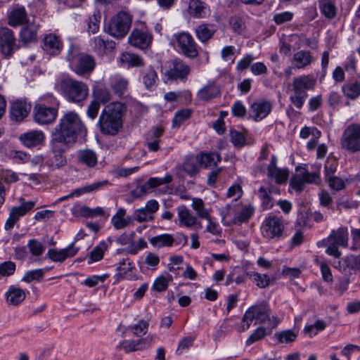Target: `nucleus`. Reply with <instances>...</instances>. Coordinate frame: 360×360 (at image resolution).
<instances>
[{"instance_id":"obj_6","label":"nucleus","mask_w":360,"mask_h":360,"mask_svg":"<svg viewBox=\"0 0 360 360\" xmlns=\"http://www.w3.org/2000/svg\"><path fill=\"white\" fill-rule=\"evenodd\" d=\"M70 68L78 75L91 72L96 65L94 58L79 51L78 47L70 46L67 55Z\"/></svg>"},{"instance_id":"obj_23","label":"nucleus","mask_w":360,"mask_h":360,"mask_svg":"<svg viewBox=\"0 0 360 360\" xmlns=\"http://www.w3.org/2000/svg\"><path fill=\"white\" fill-rule=\"evenodd\" d=\"M62 42L59 37L53 34L46 35L43 39V49L50 55H57L62 49Z\"/></svg>"},{"instance_id":"obj_49","label":"nucleus","mask_w":360,"mask_h":360,"mask_svg":"<svg viewBox=\"0 0 360 360\" xmlns=\"http://www.w3.org/2000/svg\"><path fill=\"white\" fill-rule=\"evenodd\" d=\"M94 100L97 102L105 103L112 99V96L106 87H97L93 91Z\"/></svg>"},{"instance_id":"obj_64","label":"nucleus","mask_w":360,"mask_h":360,"mask_svg":"<svg viewBox=\"0 0 360 360\" xmlns=\"http://www.w3.org/2000/svg\"><path fill=\"white\" fill-rule=\"evenodd\" d=\"M329 187L335 191H340L345 187V182L340 177L333 176L325 179Z\"/></svg>"},{"instance_id":"obj_62","label":"nucleus","mask_w":360,"mask_h":360,"mask_svg":"<svg viewBox=\"0 0 360 360\" xmlns=\"http://www.w3.org/2000/svg\"><path fill=\"white\" fill-rule=\"evenodd\" d=\"M27 247L32 255L40 256L44 251V247L39 241L32 239L28 241Z\"/></svg>"},{"instance_id":"obj_31","label":"nucleus","mask_w":360,"mask_h":360,"mask_svg":"<svg viewBox=\"0 0 360 360\" xmlns=\"http://www.w3.org/2000/svg\"><path fill=\"white\" fill-rule=\"evenodd\" d=\"M172 181V176L170 174H166L163 178L151 177L143 185L139 186L137 189L142 193L146 194L154 188L163 184H169Z\"/></svg>"},{"instance_id":"obj_19","label":"nucleus","mask_w":360,"mask_h":360,"mask_svg":"<svg viewBox=\"0 0 360 360\" xmlns=\"http://www.w3.org/2000/svg\"><path fill=\"white\" fill-rule=\"evenodd\" d=\"M15 39L12 30L7 27L0 29V48L2 54L10 56L15 49Z\"/></svg>"},{"instance_id":"obj_40","label":"nucleus","mask_w":360,"mask_h":360,"mask_svg":"<svg viewBox=\"0 0 360 360\" xmlns=\"http://www.w3.org/2000/svg\"><path fill=\"white\" fill-rule=\"evenodd\" d=\"M120 60L122 64H125L128 65V67H140L144 65L142 58L137 54L130 52L122 53Z\"/></svg>"},{"instance_id":"obj_26","label":"nucleus","mask_w":360,"mask_h":360,"mask_svg":"<svg viewBox=\"0 0 360 360\" xmlns=\"http://www.w3.org/2000/svg\"><path fill=\"white\" fill-rule=\"evenodd\" d=\"M6 302L8 305L18 306L22 302L26 294L24 290L15 285H11L5 293Z\"/></svg>"},{"instance_id":"obj_3","label":"nucleus","mask_w":360,"mask_h":360,"mask_svg":"<svg viewBox=\"0 0 360 360\" xmlns=\"http://www.w3.org/2000/svg\"><path fill=\"white\" fill-rule=\"evenodd\" d=\"M254 320L255 323L264 324L268 329L276 328L278 323V320L276 316L271 317V310L269 306L266 303H261L250 307L245 311L238 330L244 332L248 330Z\"/></svg>"},{"instance_id":"obj_30","label":"nucleus","mask_w":360,"mask_h":360,"mask_svg":"<svg viewBox=\"0 0 360 360\" xmlns=\"http://www.w3.org/2000/svg\"><path fill=\"white\" fill-rule=\"evenodd\" d=\"M20 140L27 147L41 143L44 140V134L39 130H32L20 135Z\"/></svg>"},{"instance_id":"obj_24","label":"nucleus","mask_w":360,"mask_h":360,"mask_svg":"<svg viewBox=\"0 0 360 360\" xmlns=\"http://www.w3.org/2000/svg\"><path fill=\"white\" fill-rule=\"evenodd\" d=\"M8 25L16 27L27 22V13L24 6H15L8 14Z\"/></svg>"},{"instance_id":"obj_4","label":"nucleus","mask_w":360,"mask_h":360,"mask_svg":"<svg viewBox=\"0 0 360 360\" xmlns=\"http://www.w3.org/2000/svg\"><path fill=\"white\" fill-rule=\"evenodd\" d=\"M59 102L51 94H44L39 98L33 108V117L40 124L53 122L58 115Z\"/></svg>"},{"instance_id":"obj_21","label":"nucleus","mask_w":360,"mask_h":360,"mask_svg":"<svg viewBox=\"0 0 360 360\" xmlns=\"http://www.w3.org/2000/svg\"><path fill=\"white\" fill-rule=\"evenodd\" d=\"M128 40L131 46L144 49L150 44L152 37L145 31L135 29L131 32Z\"/></svg>"},{"instance_id":"obj_52","label":"nucleus","mask_w":360,"mask_h":360,"mask_svg":"<svg viewBox=\"0 0 360 360\" xmlns=\"http://www.w3.org/2000/svg\"><path fill=\"white\" fill-rule=\"evenodd\" d=\"M229 23L233 32L238 34H242L246 27L243 18L240 16L231 17Z\"/></svg>"},{"instance_id":"obj_59","label":"nucleus","mask_w":360,"mask_h":360,"mask_svg":"<svg viewBox=\"0 0 360 360\" xmlns=\"http://www.w3.org/2000/svg\"><path fill=\"white\" fill-rule=\"evenodd\" d=\"M43 269H38L27 271L22 278L26 283H31L34 281H39L44 276Z\"/></svg>"},{"instance_id":"obj_29","label":"nucleus","mask_w":360,"mask_h":360,"mask_svg":"<svg viewBox=\"0 0 360 360\" xmlns=\"http://www.w3.org/2000/svg\"><path fill=\"white\" fill-rule=\"evenodd\" d=\"M126 210L120 207L111 219V223L116 230H120L129 226L133 224L132 218L130 216H126Z\"/></svg>"},{"instance_id":"obj_46","label":"nucleus","mask_w":360,"mask_h":360,"mask_svg":"<svg viewBox=\"0 0 360 360\" xmlns=\"http://www.w3.org/2000/svg\"><path fill=\"white\" fill-rule=\"evenodd\" d=\"M249 277L252 278L253 282L260 288H265L271 285V280L266 274H261L257 272H250Z\"/></svg>"},{"instance_id":"obj_38","label":"nucleus","mask_w":360,"mask_h":360,"mask_svg":"<svg viewBox=\"0 0 360 360\" xmlns=\"http://www.w3.org/2000/svg\"><path fill=\"white\" fill-rule=\"evenodd\" d=\"M174 242L175 239L172 235L168 233L156 236L150 239V244L156 248L172 247Z\"/></svg>"},{"instance_id":"obj_44","label":"nucleus","mask_w":360,"mask_h":360,"mask_svg":"<svg viewBox=\"0 0 360 360\" xmlns=\"http://www.w3.org/2000/svg\"><path fill=\"white\" fill-rule=\"evenodd\" d=\"M191 207L195 211L198 217L202 219L209 218L210 211L205 208V203L201 198H193Z\"/></svg>"},{"instance_id":"obj_8","label":"nucleus","mask_w":360,"mask_h":360,"mask_svg":"<svg viewBox=\"0 0 360 360\" xmlns=\"http://www.w3.org/2000/svg\"><path fill=\"white\" fill-rule=\"evenodd\" d=\"M348 239V231L346 227H340L337 230H333L325 240L327 246L326 253L334 257L339 258L341 252L338 247H347Z\"/></svg>"},{"instance_id":"obj_15","label":"nucleus","mask_w":360,"mask_h":360,"mask_svg":"<svg viewBox=\"0 0 360 360\" xmlns=\"http://www.w3.org/2000/svg\"><path fill=\"white\" fill-rule=\"evenodd\" d=\"M31 104L25 98H20L11 103L10 107L11 120L16 122L23 121L31 110Z\"/></svg>"},{"instance_id":"obj_63","label":"nucleus","mask_w":360,"mask_h":360,"mask_svg":"<svg viewBox=\"0 0 360 360\" xmlns=\"http://www.w3.org/2000/svg\"><path fill=\"white\" fill-rule=\"evenodd\" d=\"M234 214L229 205H227L221 212V221L224 226L233 225Z\"/></svg>"},{"instance_id":"obj_28","label":"nucleus","mask_w":360,"mask_h":360,"mask_svg":"<svg viewBox=\"0 0 360 360\" xmlns=\"http://www.w3.org/2000/svg\"><path fill=\"white\" fill-rule=\"evenodd\" d=\"M188 11L191 16L197 18H204L210 15L209 7L200 0H190Z\"/></svg>"},{"instance_id":"obj_57","label":"nucleus","mask_w":360,"mask_h":360,"mask_svg":"<svg viewBox=\"0 0 360 360\" xmlns=\"http://www.w3.org/2000/svg\"><path fill=\"white\" fill-rule=\"evenodd\" d=\"M191 110L189 109H183L177 111L172 120V127H179L181 124L190 117Z\"/></svg>"},{"instance_id":"obj_53","label":"nucleus","mask_w":360,"mask_h":360,"mask_svg":"<svg viewBox=\"0 0 360 360\" xmlns=\"http://www.w3.org/2000/svg\"><path fill=\"white\" fill-rule=\"evenodd\" d=\"M271 192H273L271 190L268 192L263 186L260 187L259 189V196L262 200V205L265 210H269L274 206L273 200L269 195V193Z\"/></svg>"},{"instance_id":"obj_56","label":"nucleus","mask_w":360,"mask_h":360,"mask_svg":"<svg viewBox=\"0 0 360 360\" xmlns=\"http://www.w3.org/2000/svg\"><path fill=\"white\" fill-rule=\"evenodd\" d=\"M108 184V181H102L94 182L90 185L85 186L82 188H77L75 190V193H77V195H80L83 193H91L96 191H98L103 186Z\"/></svg>"},{"instance_id":"obj_25","label":"nucleus","mask_w":360,"mask_h":360,"mask_svg":"<svg viewBox=\"0 0 360 360\" xmlns=\"http://www.w3.org/2000/svg\"><path fill=\"white\" fill-rule=\"evenodd\" d=\"M91 45L94 51L101 56L112 51L115 47V43L113 41L105 40L101 36L94 37Z\"/></svg>"},{"instance_id":"obj_13","label":"nucleus","mask_w":360,"mask_h":360,"mask_svg":"<svg viewBox=\"0 0 360 360\" xmlns=\"http://www.w3.org/2000/svg\"><path fill=\"white\" fill-rule=\"evenodd\" d=\"M21 204L19 206L12 207L9 212V215L6 219L4 225L6 230H11L13 228L15 223L20 219L21 217L25 216L27 213L31 211L34 207V202L25 201L23 198H20Z\"/></svg>"},{"instance_id":"obj_1","label":"nucleus","mask_w":360,"mask_h":360,"mask_svg":"<svg viewBox=\"0 0 360 360\" xmlns=\"http://www.w3.org/2000/svg\"><path fill=\"white\" fill-rule=\"evenodd\" d=\"M87 129L79 115L74 112H65L60 119L52 134V141L64 144L75 143L78 136L84 137Z\"/></svg>"},{"instance_id":"obj_43","label":"nucleus","mask_w":360,"mask_h":360,"mask_svg":"<svg viewBox=\"0 0 360 360\" xmlns=\"http://www.w3.org/2000/svg\"><path fill=\"white\" fill-rule=\"evenodd\" d=\"M172 281V276L169 274L160 275L155 279L152 289L157 292L165 291Z\"/></svg>"},{"instance_id":"obj_14","label":"nucleus","mask_w":360,"mask_h":360,"mask_svg":"<svg viewBox=\"0 0 360 360\" xmlns=\"http://www.w3.org/2000/svg\"><path fill=\"white\" fill-rule=\"evenodd\" d=\"M160 205L156 200H150L146 202L144 207L134 211L133 219L139 222L152 221L155 219V213L159 210Z\"/></svg>"},{"instance_id":"obj_9","label":"nucleus","mask_w":360,"mask_h":360,"mask_svg":"<svg viewBox=\"0 0 360 360\" xmlns=\"http://www.w3.org/2000/svg\"><path fill=\"white\" fill-rule=\"evenodd\" d=\"M285 229L282 217L269 214L265 218L261 226V233L266 239H279L282 237Z\"/></svg>"},{"instance_id":"obj_20","label":"nucleus","mask_w":360,"mask_h":360,"mask_svg":"<svg viewBox=\"0 0 360 360\" xmlns=\"http://www.w3.org/2000/svg\"><path fill=\"white\" fill-rule=\"evenodd\" d=\"M277 158L275 155H272L271 162L267 167V176L274 179L278 184H284L287 181L289 176L287 169H280L277 167Z\"/></svg>"},{"instance_id":"obj_37","label":"nucleus","mask_w":360,"mask_h":360,"mask_svg":"<svg viewBox=\"0 0 360 360\" xmlns=\"http://www.w3.org/2000/svg\"><path fill=\"white\" fill-rule=\"evenodd\" d=\"M217 31V27L212 24H202L195 29L197 38L202 42L210 40Z\"/></svg>"},{"instance_id":"obj_7","label":"nucleus","mask_w":360,"mask_h":360,"mask_svg":"<svg viewBox=\"0 0 360 360\" xmlns=\"http://www.w3.org/2000/svg\"><path fill=\"white\" fill-rule=\"evenodd\" d=\"M297 173L291 178L290 186L292 189L301 192L304 187V184H319L321 183L320 167L315 171L309 172L304 167H297Z\"/></svg>"},{"instance_id":"obj_55","label":"nucleus","mask_w":360,"mask_h":360,"mask_svg":"<svg viewBox=\"0 0 360 360\" xmlns=\"http://www.w3.org/2000/svg\"><path fill=\"white\" fill-rule=\"evenodd\" d=\"M149 323L148 321L144 320H139L137 323L131 325L129 327L134 335L137 337L145 335L148 330Z\"/></svg>"},{"instance_id":"obj_5","label":"nucleus","mask_w":360,"mask_h":360,"mask_svg":"<svg viewBox=\"0 0 360 360\" xmlns=\"http://www.w3.org/2000/svg\"><path fill=\"white\" fill-rule=\"evenodd\" d=\"M56 86L63 97L70 103H81L89 95V88L85 83L70 77L61 79L58 82Z\"/></svg>"},{"instance_id":"obj_17","label":"nucleus","mask_w":360,"mask_h":360,"mask_svg":"<svg viewBox=\"0 0 360 360\" xmlns=\"http://www.w3.org/2000/svg\"><path fill=\"white\" fill-rule=\"evenodd\" d=\"M79 247H76L75 243H72L69 246L64 249H49L46 257L52 262L62 263L68 258H72L76 255L79 250Z\"/></svg>"},{"instance_id":"obj_36","label":"nucleus","mask_w":360,"mask_h":360,"mask_svg":"<svg viewBox=\"0 0 360 360\" xmlns=\"http://www.w3.org/2000/svg\"><path fill=\"white\" fill-rule=\"evenodd\" d=\"M112 243V239L108 238L106 241H101L98 245L94 247L89 253V264L98 262L102 259L105 250Z\"/></svg>"},{"instance_id":"obj_61","label":"nucleus","mask_w":360,"mask_h":360,"mask_svg":"<svg viewBox=\"0 0 360 360\" xmlns=\"http://www.w3.org/2000/svg\"><path fill=\"white\" fill-rule=\"evenodd\" d=\"M316 263L320 266L321 272L322 274L323 279L326 282L331 283L333 281V275L328 264L323 262L319 261L318 259L315 260Z\"/></svg>"},{"instance_id":"obj_39","label":"nucleus","mask_w":360,"mask_h":360,"mask_svg":"<svg viewBox=\"0 0 360 360\" xmlns=\"http://www.w3.org/2000/svg\"><path fill=\"white\" fill-rule=\"evenodd\" d=\"M254 212V208L251 205H246L234 214L233 224L240 225L248 221Z\"/></svg>"},{"instance_id":"obj_12","label":"nucleus","mask_w":360,"mask_h":360,"mask_svg":"<svg viewBox=\"0 0 360 360\" xmlns=\"http://www.w3.org/2000/svg\"><path fill=\"white\" fill-rule=\"evenodd\" d=\"M340 144L342 148L348 152L360 151V125H349L342 134Z\"/></svg>"},{"instance_id":"obj_35","label":"nucleus","mask_w":360,"mask_h":360,"mask_svg":"<svg viewBox=\"0 0 360 360\" xmlns=\"http://www.w3.org/2000/svg\"><path fill=\"white\" fill-rule=\"evenodd\" d=\"M313 61L314 58L309 51H299L292 57V63L297 69L304 68L310 65Z\"/></svg>"},{"instance_id":"obj_2","label":"nucleus","mask_w":360,"mask_h":360,"mask_svg":"<svg viewBox=\"0 0 360 360\" xmlns=\"http://www.w3.org/2000/svg\"><path fill=\"white\" fill-rule=\"evenodd\" d=\"M126 111L127 106L122 102L115 101L107 105L98 119L101 132L110 136L117 134L122 128L123 117Z\"/></svg>"},{"instance_id":"obj_42","label":"nucleus","mask_w":360,"mask_h":360,"mask_svg":"<svg viewBox=\"0 0 360 360\" xmlns=\"http://www.w3.org/2000/svg\"><path fill=\"white\" fill-rule=\"evenodd\" d=\"M38 25L34 22L29 24L20 32L21 41L24 43H30L37 39Z\"/></svg>"},{"instance_id":"obj_22","label":"nucleus","mask_w":360,"mask_h":360,"mask_svg":"<svg viewBox=\"0 0 360 360\" xmlns=\"http://www.w3.org/2000/svg\"><path fill=\"white\" fill-rule=\"evenodd\" d=\"M271 110V104L266 101L253 103L250 109V116L255 121L265 118Z\"/></svg>"},{"instance_id":"obj_10","label":"nucleus","mask_w":360,"mask_h":360,"mask_svg":"<svg viewBox=\"0 0 360 360\" xmlns=\"http://www.w3.org/2000/svg\"><path fill=\"white\" fill-rule=\"evenodd\" d=\"M131 16L125 11H120L110 20L109 34L115 38H122L129 32L131 25Z\"/></svg>"},{"instance_id":"obj_45","label":"nucleus","mask_w":360,"mask_h":360,"mask_svg":"<svg viewBox=\"0 0 360 360\" xmlns=\"http://www.w3.org/2000/svg\"><path fill=\"white\" fill-rule=\"evenodd\" d=\"M344 95L351 99H356L360 96V84L355 82L347 83L342 86Z\"/></svg>"},{"instance_id":"obj_48","label":"nucleus","mask_w":360,"mask_h":360,"mask_svg":"<svg viewBox=\"0 0 360 360\" xmlns=\"http://www.w3.org/2000/svg\"><path fill=\"white\" fill-rule=\"evenodd\" d=\"M274 336L279 343L288 344L295 340L297 333L292 330H285L276 333Z\"/></svg>"},{"instance_id":"obj_60","label":"nucleus","mask_w":360,"mask_h":360,"mask_svg":"<svg viewBox=\"0 0 360 360\" xmlns=\"http://www.w3.org/2000/svg\"><path fill=\"white\" fill-rule=\"evenodd\" d=\"M266 329L263 327H258L247 339L246 345H250L261 340L266 336Z\"/></svg>"},{"instance_id":"obj_54","label":"nucleus","mask_w":360,"mask_h":360,"mask_svg":"<svg viewBox=\"0 0 360 360\" xmlns=\"http://www.w3.org/2000/svg\"><path fill=\"white\" fill-rule=\"evenodd\" d=\"M326 326L325 321L317 320L314 324L306 326L304 328V332L311 338L316 335L318 332L323 330Z\"/></svg>"},{"instance_id":"obj_32","label":"nucleus","mask_w":360,"mask_h":360,"mask_svg":"<svg viewBox=\"0 0 360 360\" xmlns=\"http://www.w3.org/2000/svg\"><path fill=\"white\" fill-rule=\"evenodd\" d=\"M110 86L115 94L122 97L128 91L129 80L121 75H115L110 78Z\"/></svg>"},{"instance_id":"obj_18","label":"nucleus","mask_w":360,"mask_h":360,"mask_svg":"<svg viewBox=\"0 0 360 360\" xmlns=\"http://www.w3.org/2000/svg\"><path fill=\"white\" fill-rule=\"evenodd\" d=\"M179 226L191 229L202 228V224L198 217L193 215L186 206H180L177 208Z\"/></svg>"},{"instance_id":"obj_51","label":"nucleus","mask_w":360,"mask_h":360,"mask_svg":"<svg viewBox=\"0 0 360 360\" xmlns=\"http://www.w3.org/2000/svg\"><path fill=\"white\" fill-rule=\"evenodd\" d=\"M307 96V93H300L292 88L290 89V101L298 109L302 108Z\"/></svg>"},{"instance_id":"obj_58","label":"nucleus","mask_w":360,"mask_h":360,"mask_svg":"<svg viewBox=\"0 0 360 360\" xmlns=\"http://www.w3.org/2000/svg\"><path fill=\"white\" fill-rule=\"evenodd\" d=\"M15 264L11 261L0 264V280L13 275L15 271Z\"/></svg>"},{"instance_id":"obj_33","label":"nucleus","mask_w":360,"mask_h":360,"mask_svg":"<svg viewBox=\"0 0 360 360\" xmlns=\"http://www.w3.org/2000/svg\"><path fill=\"white\" fill-rule=\"evenodd\" d=\"M196 160L202 167L208 168L216 166L221 161V157L216 153L201 152L196 155Z\"/></svg>"},{"instance_id":"obj_41","label":"nucleus","mask_w":360,"mask_h":360,"mask_svg":"<svg viewBox=\"0 0 360 360\" xmlns=\"http://www.w3.org/2000/svg\"><path fill=\"white\" fill-rule=\"evenodd\" d=\"M292 82L305 92H307V90L313 89L316 83V79L314 76L310 75L295 77Z\"/></svg>"},{"instance_id":"obj_47","label":"nucleus","mask_w":360,"mask_h":360,"mask_svg":"<svg viewBox=\"0 0 360 360\" xmlns=\"http://www.w3.org/2000/svg\"><path fill=\"white\" fill-rule=\"evenodd\" d=\"M53 152L54 153V160L52 161V166L57 168L61 167L66 165L67 160L63 155L64 150L59 148L58 143L53 142Z\"/></svg>"},{"instance_id":"obj_34","label":"nucleus","mask_w":360,"mask_h":360,"mask_svg":"<svg viewBox=\"0 0 360 360\" xmlns=\"http://www.w3.org/2000/svg\"><path fill=\"white\" fill-rule=\"evenodd\" d=\"M220 94L219 87L214 83L210 82L201 88L197 93V97L202 101H208Z\"/></svg>"},{"instance_id":"obj_27","label":"nucleus","mask_w":360,"mask_h":360,"mask_svg":"<svg viewBox=\"0 0 360 360\" xmlns=\"http://www.w3.org/2000/svg\"><path fill=\"white\" fill-rule=\"evenodd\" d=\"M77 161L78 163L84 165L89 168H94L98 163L97 153L89 148L79 150L77 152Z\"/></svg>"},{"instance_id":"obj_50","label":"nucleus","mask_w":360,"mask_h":360,"mask_svg":"<svg viewBox=\"0 0 360 360\" xmlns=\"http://www.w3.org/2000/svg\"><path fill=\"white\" fill-rule=\"evenodd\" d=\"M321 12L328 18H333L336 14V8L330 0H321L319 1Z\"/></svg>"},{"instance_id":"obj_16","label":"nucleus","mask_w":360,"mask_h":360,"mask_svg":"<svg viewBox=\"0 0 360 360\" xmlns=\"http://www.w3.org/2000/svg\"><path fill=\"white\" fill-rule=\"evenodd\" d=\"M190 67L185 63L179 59H175L169 63L168 69L165 72V75L170 79L184 80L189 75Z\"/></svg>"},{"instance_id":"obj_11","label":"nucleus","mask_w":360,"mask_h":360,"mask_svg":"<svg viewBox=\"0 0 360 360\" xmlns=\"http://www.w3.org/2000/svg\"><path fill=\"white\" fill-rule=\"evenodd\" d=\"M173 41L178 50L186 57L195 58L198 56L196 43L188 32L174 34Z\"/></svg>"}]
</instances>
